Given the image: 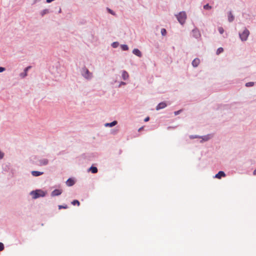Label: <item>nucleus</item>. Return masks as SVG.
<instances>
[{
    "instance_id": "nucleus-19",
    "label": "nucleus",
    "mask_w": 256,
    "mask_h": 256,
    "mask_svg": "<svg viewBox=\"0 0 256 256\" xmlns=\"http://www.w3.org/2000/svg\"><path fill=\"white\" fill-rule=\"evenodd\" d=\"M72 204L73 205L77 204L78 206H80V203L78 200H74L72 202Z\"/></svg>"
},
{
    "instance_id": "nucleus-16",
    "label": "nucleus",
    "mask_w": 256,
    "mask_h": 256,
    "mask_svg": "<svg viewBox=\"0 0 256 256\" xmlns=\"http://www.w3.org/2000/svg\"><path fill=\"white\" fill-rule=\"evenodd\" d=\"M234 20V16L232 14L231 12H230L228 14V20L230 22H232Z\"/></svg>"
},
{
    "instance_id": "nucleus-13",
    "label": "nucleus",
    "mask_w": 256,
    "mask_h": 256,
    "mask_svg": "<svg viewBox=\"0 0 256 256\" xmlns=\"http://www.w3.org/2000/svg\"><path fill=\"white\" fill-rule=\"evenodd\" d=\"M30 68H31V66H29L26 67V68H25V70H24V72L22 73V74H20V76H21L22 77V78H24V77L26 76H27V72L28 71V70L29 69H30Z\"/></svg>"
},
{
    "instance_id": "nucleus-10",
    "label": "nucleus",
    "mask_w": 256,
    "mask_h": 256,
    "mask_svg": "<svg viewBox=\"0 0 256 256\" xmlns=\"http://www.w3.org/2000/svg\"><path fill=\"white\" fill-rule=\"evenodd\" d=\"M48 160L47 159H42V160H40V161H39V165L40 166H44V165H46L48 164Z\"/></svg>"
},
{
    "instance_id": "nucleus-2",
    "label": "nucleus",
    "mask_w": 256,
    "mask_h": 256,
    "mask_svg": "<svg viewBox=\"0 0 256 256\" xmlns=\"http://www.w3.org/2000/svg\"><path fill=\"white\" fill-rule=\"evenodd\" d=\"M30 194L34 198H37L40 196H45L46 193L42 190H36L35 191H32L30 192Z\"/></svg>"
},
{
    "instance_id": "nucleus-6",
    "label": "nucleus",
    "mask_w": 256,
    "mask_h": 256,
    "mask_svg": "<svg viewBox=\"0 0 256 256\" xmlns=\"http://www.w3.org/2000/svg\"><path fill=\"white\" fill-rule=\"evenodd\" d=\"M62 192V190H54L52 192V196H55L60 195Z\"/></svg>"
},
{
    "instance_id": "nucleus-38",
    "label": "nucleus",
    "mask_w": 256,
    "mask_h": 256,
    "mask_svg": "<svg viewBox=\"0 0 256 256\" xmlns=\"http://www.w3.org/2000/svg\"><path fill=\"white\" fill-rule=\"evenodd\" d=\"M48 2H51L52 1H50V0H48V1H46Z\"/></svg>"
},
{
    "instance_id": "nucleus-12",
    "label": "nucleus",
    "mask_w": 256,
    "mask_h": 256,
    "mask_svg": "<svg viewBox=\"0 0 256 256\" xmlns=\"http://www.w3.org/2000/svg\"><path fill=\"white\" fill-rule=\"evenodd\" d=\"M43 172H38V171H32V174L33 176H40L42 174H43Z\"/></svg>"
},
{
    "instance_id": "nucleus-7",
    "label": "nucleus",
    "mask_w": 256,
    "mask_h": 256,
    "mask_svg": "<svg viewBox=\"0 0 256 256\" xmlns=\"http://www.w3.org/2000/svg\"><path fill=\"white\" fill-rule=\"evenodd\" d=\"M226 174L222 171H220L217 174H216L214 178L220 179L222 177H224Z\"/></svg>"
},
{
    "instance_id": "nucleus-28",
    "label": "nucleus",
    "mask_w": 256,
    "mask_h": 256,
    "mask_svg": "<svg viewBox=\"0 0 256 256\" xmlns=\"http://www.w3.org/2000/svg\"><path fill=\"white\" fill-rule=\"evenodd\" d=\"M118 44L116 42H114L112 44V46L114 48H116L118 46Z\"/></svg>"
},
{
    "instance_id": "nucleus-34",
    "label": "nucleus",
    "mask_w": 256,
    "mask_h": 256,
    "mask_svg": "<svg viewBox=\"0 0 256 256\" xmlns=\"http://www.w3.org/2000/svg\"><path fill=\"white\" fill-rule=\"evenodd\" d=\"M253 174H254V175H256V169L255 170H254V171L253 172Z\"/></svg>"
},
{
    "instance_id": "nucleus-1",
    "label": "nucleus",
    "mask_w": 256,
    "mask_h": 256,
    "mask_svg": "<svg viewBox=\"0 0 256 256\" xmlns=\"http://www.w3.org/2000/svg\"><path fill=\"white\" fill-rule=\"evenodd\" d=\"M176 18L178 22L183 24L186 19V14L184 12H180L178 15H176Z\"/></svg>"
},
{
    "instance_id": "nucleus-17",
    "label": "nucleus",
    "mask_w": 256,
    "mask_h": 256,
    "mask_svg": "<svg viewBox=\"0 0 256 256\" xmlns=\"http://www.w3.org/2000/svg\"><path fill=\"white\" fill-rule=\"evenodd\" d=\"M89 170L91 171V172L93 174H96L98 172V168L95 166H91Z\"/></svg>"
},
{
    "instance_id": "nucleus-18",
    "label": "nucleus",
    "mask_w": 256,
    "mask_h": 256,
    "mask_svg": "<svg viewBox=\"0 0 256 256\" xmlns=\"http://www.w3.org/2000/svg\"><path fill=\"white\" fill-rule=\"evenodd\" d=\"M121 48L123 50H128V47L126 44H122L121 46Z\"/></svg>"
},
{
    "instance_id": "nucleus-27",
    "label": "nucleus",
    "mask_w": 256,
    "mask_h": 256,
    "mask_svg": "<svg viewBox=\"0 0 256 256\" xmlns=\"http://www.w3.org/2000/svg\"><path fill=\"white\" fill-rule=\"evenodd\" d=\"M68 208L67 206H61V205L58 206V208L60 210L61 208Z\"/></svg>"
},
{
    "instance_id": "nucleus-5",
    "label": "nucleus",
    "mask_w": 256,
    "mask_h": 256,
    "mask_svg": "<svg viewBox=\"0 0 256 256\" xmlns=\"http://www.w3.org/2000/svg\"><path fill=\"white\" fill-rule=\"evenodd\" d=\"M167 104L165 102H162L160 103L156 107V110H158L160 109L164 108L166 106Z\"/></svg>"
},
{
    "instance_id": "nucleus-11",
    "label": "nucleus",
    "mask_w": 256,
    "mask_h": 256,
    "mask_svg": "<svg viewBox=\"0 0 256 256\" xmlns=\"http://www.w3.org/2000/svg\"><path fill=\"white\" fill-rule=\"evenodd\" d=\"M74 184V180L72 179V178H68L66 182V184L68 186H72Z\"/></svg>"
},
{
    "instance_id": "nucleus-4",
    "label": "nucleus",
    "mask_w": 256,
    "mask_h": 256,
    "mask_svg": "<svg viewBox=\"0 0 256 256\" xmlns=\"http://www.w3.org/2000/svg\"><path fill=\"white\" fill-rule=\"evenodd\" d=\"M82 76L84 77L86 79H90L92 76V73L90 72L88 69H87L86 68H84L82 70Z\"/></svg>"
},
{
    "instance_id": "nucleus-22",
    "label": "nucleus",
    "mask_w": 256,
    "mask_h": 256,
    "mask_svg": "<svg viewBox=\"0 0 256 256\" xmlns=\"http://www.w3.org/2000/svg\"><path fill=\"white\" fill-rule=\"evenodd\" d=\"M161 34L162 36H166V30L165 28H162L161 30Z\"/></svg>"
},
{
    "instance_id": "nucleus-33",
    "label": "nucleus",
    "mask_w": 256,
    "mask_h": 256,
    "mask_svg": "<svg viewBox=\"0 0 256 256\" xmlns=\"http://www.w3.org/2000/svg\"><path fill=\"white\" fill-rule=\"evenodd\" d=\"M150 120L149 117H147V118H146L144 119V122H148V120Z\"/></svg>"
},
{
    "instance_id": "nucleus-21",
    "label": "nucleus",
    "mask_w": 256,
    "mask_h": 256,
    "mask_svg": "<svg viewBox=\"0 0 256 256\" xmlns=\"http://www.w3.org/2000/svg\"><path fill=\"white\" fill-rule=\"evenodd\" d=\"M254 85V82H248L246 83V87L252 86Z\"/></svg>"
},
{
    "instance_id": "nucleus-31",
    "label": "nucleus",
    "mask_w": 256,
    "mask_h": 256,
    "mask_svg": "<svg viewBox=\"0 0 256 256\" xmlns=\"http://www.w3.org/2000/svg\"><path fill=\"white\" fill-rule=\"evenodd\" d=\"M180 112H181L180 110L176 111V112H174V114L176 116V115L178 114Z\"/></svg>"
},
{
    "instance_id": "nucleus-25",
    "label": "nucleus",
    "mask_w": 256,
    "mask_h": 256,
    "mask_svg": "<svg viewBox=\"0 0 256 256\" xmlns=\"http://www.w3.org/2000/svg\"><path fill=\"white\" fill-rule=\"evenodd\" d=\"M4 249V244L2 242H0V251Z\"/></svg>"
},
{
    "instance_id": "nucleus-36",
    "label": "nucleus",
    "mask_w": 256,
    "mask_h": 256,
    "mask_svg": "<svg viewBox=\"0 0 256 256\" xmlns=\"http://www.w3.org/2000/svg\"><path fill=\"white\" fill-rule=\"evenodd\" d=\"M142 128H140L138 130H139V131H140V130H142Z\"/></svg>"
},
{
    "instance_id": "nucleus-26",
    "label": "nucleus",
    "mask_w": 256,
    "mask_h": 256,
    "mask_svg": "<svg viewBox=\"0 0 256 256\" xmlns=\"http://www.w3.org/2000/svg\"><path fill=\"white\" fill-rule=\"evenodd\" d=\"M48 13V10H44L42 12V16H43L44 14Z\"/></svg>"
},
{
    "instance_id": "nucleus-20",
    "label": "nucleus",
    "mask_w": 256,
    "mask_h": 256,
    "mask_svg": "<svg viewBox=\"0 0 256 256\" xmlns=\"http://www.w3.org/2000/svg\"><path fill=\"white\" fill-rule=\"evenodd\" d=\"M224 51V49L222 48H219L216 50V54H219Z\"/></svg>"
},
{
    "instance_id": "nucleus-14",
    "label": "nucleus",
    "mask_w": 256,
    "mask_h": 256,
    "mask_svg": "<svg viewBox=\"0 0 256 256\" xmlns=\"http://www.w3.org/2000/svg\"><path fill=\"white\" fill-rule=\"evenodd\" d=\"M128 74L126 71H123L122 72V77L124 80H126L128 78Z\"/></svg>"
},
{
    "instance_id": "nucleus-29",
    "label": "nucleus",
    "mask_w": 256,
    "mask_h": 256,
    "mask_svg": "<svg viewBox=\"0 0 256 256\" xmlns=\"http://www.w3.org/2000/svg\"><path fill=\"white\" fill-rule=\"evenodd\" d=\"M4 156V154L0 150V159L2 158Z\"/></svg>"
},
{
    "instance_id": "nucleus-30",
    "label": "nucleus",
    "mask_w": 256,
    "mask_h": 256,
    "mask_svg": "<svg viewBox=\"0 0 256 256\" xmlns=\"http://www.w3.org/2000/svg\"><path fill=\"white\" fill-rule=\"evenodd\" d=\"M108 12L110 14H113V15H114V12H113V11H112V10H111L110 9V8H108Z\"/></svg>"
},
{
    "instance_id": "nucleus-8",
    "label": "nucleus",
    "mask_w": 256,
    "mask_h": 256,
    "mask_svg": "<svg viewBox=\"0 0 256 256\" xmlns=\"http://www.w3.org/2000/svg\"><path fill=\"white\" fill-rule=\"evenodd\" d=\"M132 52L134 54L137 56L138 57H142V54L138 48L134 49Z\"/></svg>"
},
{
    "instance_id": "nucleus-15",
    "label": "nucleus",
    "mask_w": 256,
    "mask_h": 256,
    "mask_svg": "<svg viewBox=\"0 0 256 256\" xmlns=\"http://www.w3.org/2000/svg\"><path fill=\"white\" fill-rule=\"evenodd\" d=\"M117 124V122L116 121H114L112 122H110V123H106L105 124V126H110V127H112L113 126H114L115 125H116Z\"/></svg>"
},
{
    "instance_id": "nucleus-23",
    "label": "nucleus",
    "mask_w": 256,
    "mask_h": 256,
    "mask_svg": "<svg viewBox=\"0 0 256 256\" xmlns=\"http://www.w3.org/2000/svg\"><path fill=\"white\" fill-rule=\"evenodd\" d=\"M218 30L220 34H222L224 32V30L222 27H219Z\"/></svg>"
},
{
    "instance_id": "nucleus-24",
    "label": "nucleus",
    "mask_w": 256,
    "mask_h": 256,
    "mask_svg": "<svg viewBox=\"0 0 256 256\" xmlns=\"http://www.w3.org/2000/svg\"><path fill=\"white\" fill-rule=\"evenodd\" d=\"M204 8L206 10H208L211 8V6L207 4L204 6Z\"/></svg>"
},
{
    "instance_id": "nucleus-37",
    "label": "nucleus",
    "mask_w": 256,
    "mask_h": 256,
    "mask_svg": "<svg viewBox=\"0 0 256 256\" xmlns=\"http://www.w3.org/2000/svg\"><path fill=\"white\" fill-rule=\"evenodd\" d=\"M122 84H125V83H124V82H122Z\"/></svg>"
},
{
    "instance_id": "nucleus-3",
    "label": "nucleus",
    "mask_w": 256,
    "mask_h": 256,
    "mask_svg": "<svg viewBox=\"0 0 256 256\" xmlns=\"http://www.w3.org/2000/svg\"><path fill=\"white\" fill-rule=\"evenodd\" d=\"M250 34L249 30L245 28L242 32H239V36L242 41H246Z\"/></svg>"
},
{
    "instance_id": "nucleus-9",
    "label": "nucleus",
    "mask_w": 256,
    "mask_h": 256,
    "mask_svg": "<svg viewBox=\"0 0 256 256\" xmlns=\"http://www.w3.org/2000/svg\"><path fill=\"white\" fill-rule=\"evenodd\" d=\"M200 60L198 58H196L194 59L193 60V61L192 62V65L194 67H196L198 66V64H200Z\"/></svg>"
},
{
    "instance_id": "nucleus-35",
    "label": "nucleus",
    "mask_w": 256,
    "mask_h": 256,
    "mask_svg": "<svg viewBox=\"0 0 256 256\" xmlns=\"http://www.w3.org/2000/svg\"><path fill=\"white\" fill-rule=\"evenodd\" d=\"M196 138V136H190L191 138Z\"/></svg>"
},
{
    "instance_id": "nucleus-32",
    "label": "nucleus",
    "mask_w": 256,
    "mask_h": 256,
    "mask_svg": "<svg viewBox=\"0 0 256 256\" xmlns=\"http://www.w3.org/2000/svg\"><path fill=\"white\" fill-rule=\"evenodd\" d=\"M5 70V68L2 67H0V72H4Z\"/></svg>"
}]
</instances>
